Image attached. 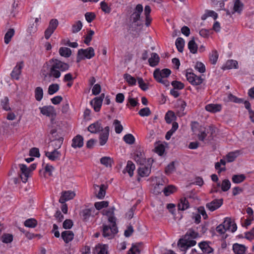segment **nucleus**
<instances>
[{
  "mask_svg": "<svg viewBox=\"0 0 254 254\" xmlns=\"http://www.w3.org/2000/svg\"><path fill=\"white\" fill-rule=\"evenodd\" d=\"M48 66V75L50 77L59 78L61 76V72L67 71L69 64L57 59H52L46 63Z\"/></svg>",
  "mask_w": 254,
  "mask_h": 254,
  "instance_id": "nucleus-1",
  "label": "nucleus"
},
{
  "mask_svg": "<svg viewBox=\"0 0 254 254\" xmlns=\"http://www.w3.org/2000/svg\"><path fill=\"white\" fill-rule=\"evenodd\" d=\"M191 127L193 133L197 136L198 139L200 141H204L207 134L209 132L212 135L214 132L213 127L211 126L207 127L201 126L197 122L192 123Z\"/></svg>",
  "mask_w": 254,
  "mask_h": 254,
  "instance_id": "nucleus-2",
  "label": "nucleus"
},
{
  "mask_svg": "<svg viewBox=\"0 0 254 254\" xmlns=\"http://www.w3.org/2000/svg\"><path fill=\"white\" fill-rule=\"evenodd\" d=\"M171 73V70L168 68H164L162 70L156 69L154 71L153 76L157 82L168 86L169 85V82L166 78L170 75Z\"/></svg>",
  "mask_w": 254,
  "mask_h": 254,
  "instance_id": "nucleus-3",
  "label": "nucleus"
},
{
  "mask_svg": "<svg viewBox=\"0 0 254 254\" xmlns=\"http://www.w3.org/2000/svg\"><path fill=\"white\" fill-rule=\"evenodd\" d=\"M185 76L187 80L193 86L199 85L204 80L201 76H197L190 70L186 71Z\"/></svg>",
  "mask_w": 254,
  "mask_h": 254,
  "instance_id": "nucleus-4",
  "label": "nucleus"
},
{
  "mask_svg": "<svg viewBox=\"0 0 254 254\" xmlns=\"http://www.w3.org/2000/svg\"><path fill=\"white\" fill-rule=\"evenodd\" d=\"M94 56V50L92 47H89L86 49H80L78 51L77 62H79L85 59H90Z\"/></svg>",
  "mask_w": 254,
  "mask_h": 254,
  "instance_id": "nucleus-5",
  "label": "nucleus"
},
{
  "mask_svg": "<svg viewBox=\"0 0 254 254\" xmlns=\"http://www.w3.org/2000/svg\"><path fill=\"white\" fill-rule=\"evenodd\" d=\"M111 226L104 225L103 226L102 234L104 237L111 239L118 232L116 223H110Z\"/></svg>",
  "mask_w": 254,
  "mask_h": 254,
  "instance_id": "nucleus-6",
  "label": "nucleus"
},
{
  "mask_svg": "<svg viewBox=\"0 0 254 254\" xmlns=\"http://www.w3.org/2000/svg\"><path fill=\"white\" fill-rule=\"evenodd\" d=\"M196 242L195 240L188 239L186 237L181 239L178 242V246L182 252L185 253L190 248L195 246Z\"/></svg>",
  "mask_w": 254,
  "mask_h": 254,
  "instance_id": "nucleus-7",
  "label": "nucleus"
},
{
  "mask_svg": "<svg viewBox=\"0 0 254 254\" xmlns=\"http://www.w3.org/2000/svg\"><path fill=\"white\" fill-rule=\"evenodd\" d=\"M150 159L147 160V165H140V166L138 168L137 171L138 175L141 177H147L151 173V162Z\"/></svg>",
  "mask_w": 254,
  "mask_h": 254,
  "instance_id": "nucleus-8",
  "label": "nucleus"
},
{
  "mask_svg": "<svg viewBox=\"0 0 254 254\" xmlns=\"http://www.w3.org/2000/svg\"><path fill=\"white\" fill-rule=\"evenodd\" d=\"M143 6L141 4H138L135 6L132 13L130 16V20L132 23H136L140 19V15L143 11Z\"/></svg>",
  "mask_w": 254,
  "mask_h": 254,
  "instance_id": "nucleus-9",
  "label": "nucleus"
},
{
  "mask_svg": "<svg viewBox=\"0 0 254 254\" xmlns=\"http://www.w3.org/2000/svg\"><path fill=\"white\" fill-rule=\"evenodd\" d=\"M104 128L102 126L101 121H96L91 125L87 127V130L91 133H97L100 131H103Z\"/></svg>",
  "mask_w": 254,
  "mask_h": 254,
  "instance_id": "nucleus-10",
  "label": "nucleus"
},
{
  "mask_svg": "<svg viewBox=\"0 0 254 254\" xmlns=\"http://www.w3.org/2000/svg\"><path fill=\"white\" fill-rule=\"evenodd\" d=\"M134 160L140 165H144L147 162L143 151L140 150H136L134 153Z\"/></svg>",
  "mask_w": 254,
  "mask_h": 254,
  "instance_id": "nucleus-11",
  "label": "nucleus"
},
{
  "mask_svg": "<svg viewBox=\"0 0 254 254\" xmlns=\"http://www.w3.org/2000/svg\"><path fill=\"white\" fill-rule=\"evenodd\" d=\"M104 94H102L100 96L94 98L90 102L91 105L95 112H99L101 108Z\"/></svg>",
  "mask_w": 254,
  "mask_h": 254,
  "instance_id": "nucleus-12",
  "label": "nucleus"
},
{
  "mask_svg": "<svg viewBox=\"0 0 254 254\" xmlns=\"http://www.w3.org/2000/svg\"><path fill=\"white\" fill-rule=\"evenodd\" d=\"M75 196V193L73 191L67 190L63 191L59 199V202L61 203H64L66 201L73 199Z\"/></svg>",
  "mask_w": 254,
  "mask_h": 254,
  "instance_id": "nucleus-13",
  "label": "nucleus"
},
{
  "mask_svg": "<svg viewBox=\"0 0 254 254\" xmlns=\"http://www.w3.org/2000/svg\"><path fill=\"white\" fill-rule=\"evenodd\" d=\"M109 127L107 126L104 128L99 135V143L101 146L105 145L107 142L109 136Z\"/></svg>",
  "mask_w": 254,
  "mask_h": 254,
  "instance_id": "nucleus-14",
  "label": "nucleus"
},
{
  "mask_svg": "<svg viewBox=\"0 0 254 254\" xmlns=\"http://www.w3.org/2000/svg\"><path fill=\"white\" fill-rule=\"evenodd\" d=\"M222 204L223 200L222 199H216L209 203H207L206 204V207L210 211H214L219 208Z\"/></svg>",
  "mask_w": 254,
  "mask_h": 254,
  "instance_id": "nucleus-15",
  "label": "nucleus"
},
{
  "mask_svg": "<svg viewBox=\"0 0 254 254\" xmlns=\"http://www.w3.org/2000/svg\"><path fill=\"white\" fill-rule=\"evenodd\" d=\"M39 110L42 114L47 117H53L56 114L54 107L52 106H45L39 107Z\"/></svg>",
  "mask_w": 254,
  "mask_h": 254,
  "instance_id": "nucleus-16",
  "label": "nucleus"
},
{
  "mask_svg": "<svg viewBox=\"0 0 254 254\" xmlns=\"http://www.w3.org/2000/svg\"><path fill=\"white\" fill-rule=\"evenodd\" d=\"M19 168L21 171V179L22 181L25 183L29 177L30 169L24 164H19Z\"/></svg>",
  "mask_w": 254,
  "mask_h": 254,
  "instance_id": "nucleus-17",
  "label": "nucleus"
},
{
  "mask_svg": "<svg viewBox=\"0 0 254 254\" xmlns=\"http://www.w3.org/2000/svg\"><path fill=\"white\" fill-rule=\"evenodd\" d=\"M223 224L227 231L234 232L237 230L236 224L234 222H232L230 218H226Z\"/></svg>",
  "mask_w": 254,
  "mask_h": 254,
  "instance_id": "nucleus-18",
  "label": "nucleus"
},
{
  "mask_svg": "<svg viewBox=\"0 0 254 254\" xmlns=\"http://www.w3.org/2000/svg\"><path fill=\"white\" fill-rule=\"evenodd\" d=\"M23 66V64L22 62L17 64L14 67L11 73V76L12 78L16 80L19 79Z\"/></svg>",
  "mask_w": 254,
  "mask_h": 254,
  "instance_id": "nucleus-19",
  "label": "nucleus"
},
{
  "mask_svg": "<svg viewBox=\"0 0 254 254\" xmlns=\"http://www.w3.org/2000/svg\"><path fill=\"white\" fill-rule=\"evenodd\" d=\"M187 106L185 101L183 100H178L176 103V107L177 108V114L179 117H182L185 115L184 110Z\"/></svg>",
  "mask_w": 254,
  "mask_h": 254,
  "instance_id": "nucleus-20",
  "label": "nucleus"
},
{
  "mask_svg": "<svg viewBox=\"0 0 254 254\" xmlns=\"http://www.w3.org/2000/svg\"><path fill=\"white\" fill-rule=\"evenodd\" d=\"M114 210L115 208L113 207L103 211V214L107 216L109 223H116L117 219L114 216Z\"/></svg>",
  "mask_w": 254,
  "mask_h": 254,
  "instance_id": "nucleus-21",
  "label": "nucleus"
},
{
  "mask_svg": "<svg viewBox=\"0 0 254 254\" xmlns=\"http://www.w3.org/2000/svg\"><path fill=\"white\" fill-rule=\"evenodd\" d=\"M205 109L209 112L215 113L221 111L222 106L220 104H209L205 106Z\"/></svg>",
  "mask_w": 254,
  "mask_h": 254,
  "instance_id": "nucleus-22",
  "label": "nucleus"
},
{
  "mask_svg": "<svg viewBox=\"0 0 254 254\" xmlns=\"http://www.w3.org/2000/svg\"><path fill=\"white\" fill-rule=\"evenodd\" d=\"M94 208H87L83 209L81 212L80 214L82 216L83 219L85 221H87V220L89 219L91 216L94 214Z\"/></svg>",
  "mask_w": 254,
  "mask_h": 254,
  "instance_id": "nucleus-23",
  "label": "nucleus"
},
{
  "mask_svg": "<svg viewBox=\"0 0 254 254\" xmlns=\"http://www.w3.org/2000/svg\"><path fill=\"white\" fill-rule=\"evenodd\" d=\"M160 61V57L156 53H152L150 57L148 59L149 64L151 67L157 65Z\"/></svg>",
  "mask_w": 254,
  "mask_h": 254,
  "instance_id": "nucleus-24",
  "label": "nucleus"
},
{
  "mask_svg": "<svg viewBox=\"0 0 254 254\" xmlns=\"http://www.w3.org/2000/svg\"><path fill=\"white\" fill-rule=\"evenodd\" d=\"M61 237L65 243H68L73 240L74 234L71 231H64L62 233Z\"/></svg>",
  "mask_w": 254,
  "mask_h": 254,
  "instance_id": "nucleus-25",
  "label": "nucleus"
},
{
  "mask_svg": "<svg viewBox=\"0 0 254 254\" xmlns=\"http://www.w3.org/2000/svg\"><path fill=\"white\" fill-rule=\"evenodd\" d=\"M83 145V137L80 135H77L72 139V142L71 146L74 148L77 147L80 148Z\"/></svg>",
  "mask_w": 254,
  "mask_h": 254,
  "instance_id": "nucleus-26",
  "label": "nucleus"
},
{
  "mask_svg": "<svg viewBox=\"0 0 254 254\" xmlns=\"http://www.w3.org/2000/svg\"><path fill=\"white\" fill-rule=\"evenodd\" d=\"M46 156L51 161H56L60 158L61 153L56 149L51 152H46L45 153Z\"/></svg>",
  "mask_w": 254,
  "mask_h": 254,
  "instance_id": "nucleus-27",
  "label": "nucleus"
},
{
  "mask_svg": "<svg viewBox=\"0 0 254 254\" xmlns=\"http://www.w3.org/2000/svg\"><path fill=\"white\" fill-rule=\"evenodd\" d=\"M222 68L223 69H230L232 68H238V63L237 61L233 60H230L227 61L224 65H223Z\"/></svg>",
  "mask_w": 254,
  "mask_h": 254,
  "instance_id": "nucleus-28",
  "label": "nucleus"
},
{
  "mask_svg": "<svg viewBox=\"0 0 254 254\" xmlns=\"http://www.w3.org/2000/svg\"><path fill=\"white\" fill-rule=\"evenodd\" d=\"M233 250L235 254H244L246 248L243 245L235 243L233 245Z\"/></svg>",
  "mask_w": 254,
  "mask_h": 254,
  "instance_id": "nucleus-29",
  "label": "nucleus"
},
{
  "mask_svg": "<svg viewBox=\"0 0 254 254\" xmlns=\"http://www.w3.org/2000/svg\"><path fill=\"white\" fill-rule=\"evenodd\" d=\"M240 154L241 151L238 150L230 152L226 155L225 159L228 162H232L234 161L235 159L240 155Z\"/></svg>",
  "mask_w": 254,
  "mask_h": 254,
  "instance_id": "nucleus-30",
  "label": "nucleus"
},
{
  "mask_svg": "<svg viewBox=\"0 0 254 254\" xmlns=\"http://www.w3.org/2000/svg\"><path fill=\"white\" fill-rule=\"evenodd\" d=\"M231 184L230 181L228 179L223 180L221 183H218L217 186L221 187V190L223 191H228L231 188Z\"/></svg>",
  "mask_w": 254,
  "mask_h": 254,
  "instance_id": "nucleus-31",
  "label": "nucleus"
},
{
  "mask_svg": "<svg viewBox=\"0 0 254 254\" xmlns=\"http://www.w3.org/2000/svg\"><path fill=\"white\" fill-rule=\"evenodd\" d=\"M151 9L150 6L146 5L144 8V14L145 16V25L146 26H148L152 21V18L150 16Z\"/></svg>",
  "mask_w": 254,
  "mask_h": 254,
  "instance_id": "nucleus-32",
  "label": "nucleus"
},
{
  "mask_svg": "<svg viewBox=\"0 0 254 254\" xmlns=\"http://www.w3.org/2000/svg\"><path fill=\"white\" fill-rule=\"evenodd\" d=\"M199 247L203 253L209 254L213 252V249L206 242H201L199 244Z\"/></svg>",
  "mask_w": 254,
  "mask_h": 254,
  "instance_id": "nucleus-33",
  "label": "nucleus"
},
{
  "mask_svg": "<svg viewBox=\"0 0 254 254\" xmlns=\"http://www.w3.org/2000/svg\"><path fill=\"white\" fill-rule=\"evenodd\" d=\"M96 254H108V246L106 245L98 244L95 247Z\"/></svg>",
  "mask_w": 254,
  "mask_h": 254,
  "instance_id": "nucleus-34",
  "label": "nucleus"
},
{
  "mask_svg": "<svg viewBox=\"0 0 254 254\" xmlns=\"http://www.w3.org/2000/svg\"><path fill=\"white\" fill-rule=\"evenodd\" d=\"M15 34V31L13 28H10L8 30L4 35V42L6 44H8L11 41V38Z\"/></svg>",
  "mask_w": 254,
  "mask_h": 254,
  "instance_id": "nucleus-35",
  "label": "nucleus"
},
{
  "mask_svg": "<svg viewBox=\"0 0 254 254\" xmlns=\"http://www.w3.org/2000/svg\"><path fill=\"white\" fill-rule=\"evenodd\" d=\"M178 206V209L180 210H186L190 207L189 202L186 198H182Z\"/></svg>",
  "mask_w": 254,
  "mask_h": 254,
  "instance_id": "nucleus-36",
  "label": "nucleus"
},
{
  "mask_svg": "<svg viewBox=\"0 0 254 254\" xmlns=\"http://www.w3.org/2000/svg\"><path fill=\"white\" fill-rule=\"evenodd\" d=\"M246 178L244 174L234 175L232 177V181L234 184H240L244 182Z\"/></svg>",
  "mask_w": 254,
  "mask_h": 254,
  "instance_id": "nucleus-37",
  "label": "nucleus"
},
{
  "mask_svg": "<svg viewBox=\"0 0 254 254\" xmlns=\"http://www.w3.org/2000/svg\"><path fill=\"white\" fill-rule=\"evenodd\" d=\"M60 55L64 58H68L71 54V51L69 48L66 47H61L59 51Z\"/></svg>",
  "mask_w": 254,
  "mask_h": 254,
  "instance_id": "nucleus-38",
  "label": "nucleus"
},
{
  "mask_svg": "<svg viewBox=\"0 0 254 254\" xmlns=\"http://www.w3.org/2000/svg\"><path fill=\"white\" fill-rule=\"evenodd\" d=\"M176 191L177 188L173 185H169L163 189V192L166 196H169Z\"/></svg>",
  "mask_w": 254,
  "mask_h": 254,
  "instance_id": "nucleus-39",
  "label": "nucleus"
},
{
  "mask_svg": "<svg viewBox=\"0 0 254 254\" xmlns=\"http://www.w3.org/2000/svg\"><path fill=\"white\" fill-rule=\"evenodd\" d=\"M167 179L164 177H155L153 178L154 184L162 187L166 183Z\"/></svg>",
  "mask_w": 254,
  "mask_h": 254,
  "instance_id": "nucleus-40",
  "label": "nucleus"
},
{
  "mask_svg": "<svg viewBox=\"0 0 254 254\" xmlns=\"http://www.w3.org/2000/svg\"><path fill=\"white\" fill-rule=\"evenodd\" d=\"M96 187L99 188V191L97 194V197L100 199L103 198L105 195L106 187L105 185L103 184L100 186L95 185V188H96Z\"/></svg>",
  "mask_w": 254,
  "mask_h": 254,
  "instance_id": "nucleus-41",
  "label": "nucleus"
},
{
  "mask_svg": "<svg viewBox=\"0 0 254 254\" xmlns=\"http://www.w3.org/2000/svg\"><path fill=\"white\" fill-rule=\"evenodd\" d=\"M175 45L178 51L180 52H183L185 46L184 40L181 37L178 38L176 40Z\"/></svg>",
  "mask_w": 254,
  "mask_h": 254,
  "instance_id": "nucleus-42",
  "label": "nucleus"
},
{
  "mask_svg": "<svg viewBox=\"0 0 254 254\" xmlns=\"http://www.w3.org/2000/svg\"><path fill=\"white\" fill-rule=\"evenodd\" d=\"M124 78L130 86L136 85V80L133 76L128 73H126L124 75Z\"/></svg>",
  "mask_w": 254,
  "mask_h": 254,
  "instance_id": "nucleus-43",
  "label": "nucleus"
},
{
  "mask_svg": "<svg viewBox=\"0 0 254 254\" xmlns=\"http://www.w3.org/2000/svg\"><path fill=\"white\" fill-rule=\"evenodd\" d=\"M135 165L131 161H128L126 169L130 177H132L133 176V171L135 170Z\"/></svg>",
  "mask_w": 254,
  "mask_h": 254,
  "instance_id": "nucleus-44",
  "label": "nucleus"
},
{
  "mask_svg": "<svg viewBox=\"0 0 254 254\" xmlns=\"http://www.w3.org/2000/svg\"><path fill=\"white\" fill-rule=\"evenodd\" d=\"M35 97L37 101H40L43 97V90L41 87H37L35 90Z\"/></svg>",
  "mask_w": 254,
  "mask_h": 254,
  "instance_id": "nucleus-45",
  "label": "nucleus"
},
{
  "mask_svg": "<svg viewBox=\"0 0 254 254\" xmlns=\"http://www.w3.org/2000/svg\"><path fill=\"white\" fill-rule=\"evenodd\" d=\"M198 237L199 234L192 229H189L185 236L188 239H196Z\"/></svg>",
  "mask_w": 254,
  "mask_h": 254,
  "instance_id": "nucleus-46",
  "label": "nucleus"
},
{
  "mask_svg": "<svg viewBox=\"0 0 254 254\" xmlns=\"http://www.w3.org/2000/svg\"><path fill=\"white\" fill-rule=\"evenodd\" d=\"M37 225V221L34 218L28 219L24 222V226L28 228H35Z\"/></svg>",
  "mask_w": 254,
  "mask_h": 254,
  "instance_id": "nucleus-47",
  "label": "nucleus"
},
{
  "mask_svg": "<svg viewBox=\"0 0 254 254\" xmlns=\"http://www.w3.org/2000/svg\"><path fill=\"white\" fill-rule=\"evenodd\" d=\"M100 162L106 167H111L113 163V160L109 157H104L101 158Z\"/></svg>",
  "mask_w": 254,
  "mask_h": 254,
  "instance_id": "nucleus-48",
  "label": "nucleus"
},
{
  "mask_svg": "<svg viewBox=\"0 0 254 254\" xmlns=\"http://www.w3.org/2000/svg\"><path fill=\"white\" fill-rule=\"evenodd\" d=\"M174 113L172 111H168L165 116V119L167 123L170 124L175 119Z\"/></svg>",
  "mask_w": 254,
  "mask_h": 254,
  "instance_id": "nucleus-49",
  "label": "nucleus"
},
{
  "mask_svg": "<svg viewBox=\"0 0 254 254\" xmlns=\"http://www.w3.org/2000/svg\"><path fill=\"white\" fill-rule=\"evenodd\" d=\"M83 25L81 21H76L72 26L71 31L72 33H77L82 28Z\"/></svg>",
  "mask_w": 254,
  "mask_h": 254,
  "instance_id": "nucleus-50",
  "label": "nucleus"
},
{
  "mask_svg": "<svg viewBox=\"0 0 254 254\" xmlns=\"http://www.w3.org/2000/svg\"><path fill=\"white\" fill-rule=\"evenodd\" d=\"M207 17H212L214 19H216L218 17V14L213 10H206L205 14L202 17V19H205Z\"/></svg>",
  "mask_w": 254,
  "mask_h": 254,
  "instance_id": "nucleus-51",
  "label": "nucleus"
},
{
  "mask_svg": "<svg viewBox=\"0 0 254 254\" xmlns=\"http://www.w3.org/2000/svg\"><path fill=\"white\" fill-rule=\"evenodd\" d=\"M188 48L192 54H195L197 51V46L194 40H191L188 43Z\"/></svg>",
  "mask_w": 254,
  "mask_h": 254,
  "instance_id": "nucleus-52",
  "label": "nucleus"
},
{
  "mask_svg": "<svg viewBox=\"0 0 254 254\" xmlns=\"http://www.w3.org/2000/svg\"><path fill=\"white\" fill-rule=\"evenodd\" d=\"M218 58V54L216 50H213L210 54L209 60L211 63L213 64H215L217 63Z\"/></svg>",
  "mask_w": 254,
  "mask_h": 254,
  "instance_id": "nucleus-53",
  "label": "nucleus"
},
{
  "mask_svg": "<svg viewBox=\"0 0 254 254\" xmlns=\"http://www.w3.org/2000/svg\"><path fill=\"white\" fill-rule=\"evenodd\" d=\"M1 240L4 243H10L13 241V235L10 234H4L1 237Z\"/></svg>",
  "mask_w": 254,
  "mask_h": 254,
  "instance_id": "nucleus-54",
  "label": "nucleus"
},
{
  "mask_svg": "<svg viewBox=\"0 0 254 254\" xmlns=\"http://www.w3.org/2000/svg\"><path fill=\"white\" fill-rule=\"evenodd\" d=\"M60 87L59 84L55 83L51 84L48 88V94L53 95L56 93L59 90Z\"/></svg>",
  "mask_w": 254,
  "mask_h": 254,
  "instance_id": "nucleus-55",
  "label": "nucleus"
},
{
  "mask_svg": "<svg viewBox=\"0 0 254 254\" xmlns=\"http://www.w3.org/2000/svg\"><path fill=\"white\" fill-rule=\"evenodd\" d=\"M243 8V4L240 0H236L234 5V10L235 12L241 13Z\"/></svg>",
  "mask_w": 254,
  "mask_h": 254,
  "instance_id": "nucleus-56",
  "label": "nucleus"
},
{
  "mask_svg": "<svg viewBox=\"0 0 254 254\" xmlns=\"http://www.w3.org/2000/svg\"><path fill=\"white\" fill-rule=\"evenodd\" d=\"M227 98L228 101L233 102L236 103H242L244 101L243 99L239 98L231 93L228 95Z\"/></svg>",
  "mask_w": 254,
  "mask_h": 254,
  "instance_id": "nucleus-57",
  "label": "nucleus"
},
{
  "mask_svg": "<svg viewBox=\"0 0 254 254\" xmlns=\"http://www.w3.org/2000/svg\"><path fill=\"white\" fill-rule=\"evenodd\" d=\"M113 125L115 127V132L117 133H120L122 131L123 129V127L121 125L120 121H119L118 120H115L114 121Z\"/></svg>",
  "mask_w": 254,
  "mask_h": 254,
  "instance_id": "nucleus-58",
  "label": "nucleus"
},
{
  "mask_svg": "<svg viewBox=\"0 0 254 254\" xmlns=\"http://www.w3.org/2000/svg\"><path fill=\"white\" fill-rule=\"evenodd\" d=\"M1 106L2 109L6 111L10 110V107L9 105V100L7 97H5L1 100Z\"/></svg>",
  "mask_w": 254,
  "mask_h": 254,
  "instance_id": "nucleus-59",
  "label": "nucleus"
},
{
  "mask_svg": "<svg viewBox=\"0 0 254 254\" xmlns=\"http://www.w3.org/2000/svg\"><path fill=\"white\" fill-rule=\"evenodd\" d=\"M109 205V202L107 201H102L96 202L94 204V206L97 210H101L103 208L107 207Z\"/></svg>",
  "mask_w": 254,
  "mask_h": 254,
  "instance_id": "nucleus-60",
  "label": "nucleus"
},
{
  "mask_svg": "<svg viewBox=\"0 0 254 254\" xmlns=\"http://www.w3.org/2000/svg\"><path fill=\"white\" fill-rule=\"evenodd\" d=\"M123 139L125 142L129 144H133L135 141V138L131 134H127L125 135L123 137Z\"/></svg>",
  "mask_w": 254,
  "mask_h": 254,
  "instance_id": "nucleus-61",
  "label": "nucleus"
},
{
  "mask_svg": "<svg viewBox=\"0 0 254 254\" xmlns=\"http://www.w3.org/2000/svg\"><path fill=\"white\" fill-rule=\"evenodd\" d=\"M64 138L63 137H60L52 141V145L54 146L55 149L57 150L58 149L60 148L63 142Z\"/></svg>",
  "mask_w": 254,
  "mask_h": 254,
  "instance_id": "nucleus-62",
  "label": "nucleus"
},
{
  "mask_svg": "<svg viewBox=\"0 0 254 254\" xmlns=\"http://www.w3.org/2000/svg\"><path fill=\"white\" fill-rule=\"evenodd\" d=\"M137 79L138 85L142 90L146 91L148 89V84L144 82L142 78L138 77Z\"/></svg>",
  "mask_w": 254,
  "mask_h": 254,
  "instance_id": "nucleus-63",
  "label": "nucleus"
},
{
  "mask_svg": "<svg viewBox=\"0 0 254 254\" xmlns=\"http://www.w3.org/2000/svg\"><path fill=\"white\" fill-rule=\"evenodd\" d=\"M195 68L200 73H204L205 71V66L201 62H197L195 65Z\"/></svg>",
  "mask_w": 254,
  "mask_h": 254,
  "instance_id": "nucleus-64",
  "label": "nucleus"
}]
</instances>
